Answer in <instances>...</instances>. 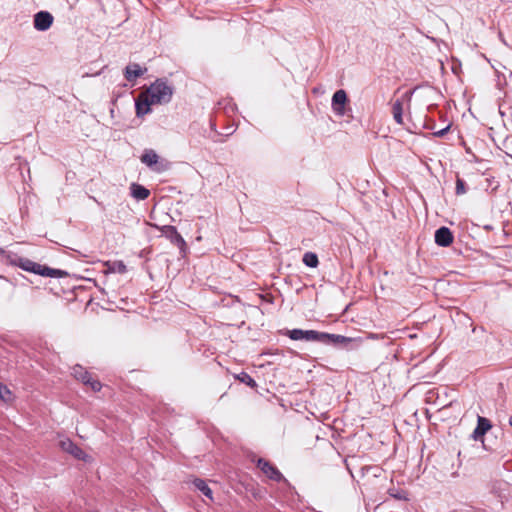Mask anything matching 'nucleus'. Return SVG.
Wrapping results in <instances>:
<instances>
[{
  "mask_svg": "<svg viewBox=\"0 0 512 512\" xmlns=\"http://www.w3.org/2000/svg\"><path fill=\"white\" fill-rule=\"evenodd\" d=\"M284 335H287L291 340H305L308 342H320L323 341V332H319L316 330H302V329H292L286 330Z\"/></svg>",
  "mask_w": 512,
  "mask_h": 512,
  "instance_id": "obj_4",
  "label": "nucleus"
},
{
  "mask_svg": "<svg viewBox=\"0 0 512 512\" xmlns=\"http://www.w3.org/2000/svg\"><path fill=\"white\" fill-rule=\"evenodd\" d=\"M393 118L397 124L403 123V101L397 99L392 106Z\"/></svg>",
  "mask_w": 512,
  "mask_h": 512,
  "instance_id": "obj_18",
  "label": "nucleus"
},
{
  "mask_svg": "<svg viewBox=\"0 0 512 512\" xmlns=\"http://www.w3.org/2000/svg\"><path fill=\"white\" fill-rule=\"evenodd\" d=\"M73 375L76 379L80 380L83 384H88L91 381V374L82 366L76 365L73 368Z\"/></svg>",
  "mask_w": 512,
  "mask_h": 512,
  "instance_id": "obj_17",
  "label": "nucleus"
},
{
  "mask_svg": "<svg viewBox=\"0 0 512 512\" xmlns=\"http://www.w3.org/2000/svg\"><path fill=\"white\" fill-rule=\"evenodd\" d=\"M0 399L4 402H10L12 400V393L8 387L0 382Z\"/></svg>",
  "mask_w": 512,
  "mask_h": 512,
  "instance_id": "obj_22",
  "label": "nucleus"
},
{
  "mask_svg": "<svg viewBox=\"0 0 512 512\" xmlns=\"http://www.w3.org/2000/svg\"><path fill=\"white\" fill-rule=\"evenodd\" d=\"M456 194L457 195H462L464 193H466V184L464 182L463 179L457 177L456 179Z\"/></svg>",
  "mask_w": 512,
  "mask_h": 512,
  "instance_id": "obj_23",
  "label": "nucleus"
},
{
  "mask_svg": "<svg viewBox=\"0 0 512 512\" xmlns=\"http://www.w3.org/2000/svg\"><path fill=\"white\" fill-rule=\"evenodd\" d=\"M131 195L138 200H145L150 195V191L144 186L132 183L130 186Z\"/></svg>",
  "mask_w": 512,
  "mask_h": 512,
  "instance_id": "obj_15",
  "label": "nucleus"
},
{
  "mask_svg": "<svg viewBox=\"0 0 512 512\" xmlns=\"http://www.w3.org/2000/svg\"><path fill=\"white\" fill-rule=\"evenodd\" d=\"M163 234L172 244L179 248L181 254L185 255L187 253V244L174 226H164Z\"/></svg>",
  "mask_w": 512,
  "mask_h": 512,
  "instance_id": "obj_7",
  "label": "nucleus"
},
{
  "mask_svg": "<svg viewBox=\"0 0 512 512\" xmlns=\"http://www.w3.org/2000/svg\"><path fill=\"white\" fill-rule=\"evenodd\" d=\"M235 378L239 380L240 382L246 384L250 388H256L257 383L256 381L246 372L242 371L239 374L235 375Z\"/></svg>",
  "mask_w": 512,
  "mask_h": 512,
  "instance_id": "obj_20",
  "label": "nucleus"
},
{
  "mask_svg": "<svg viewBox=\"0 0 512 512\" xmlns=\"http://www.w3.org/2000/svg\"><path fill=\"white\" fill-rule=\"evenodd\" d=\"M303 256L310 257V256H317V255L313 252H306Z\"/></svg>",
  "mask_w": 512,
  "mask_h": 512,
  "instance_id": "obj_28",
  "label": "nucleus"
},
{
  "mask_svg": "<svg viewBox=\"0 0 512 512\" xmlns=\"http://www.w3.org/2000/svg\"><path fill=\"white\" fill-rule=\"evenodd\" d=\"M11 263L21 269L43 277L63 278L70 275L66 270L51 268L32 261L30 258H12Z\"/></svg>",
  "mask_w": 512,
  "mask_h": 512,
  "instance_id": "obj_1",
  "label": "nucleus"
},
{
  "mask_svg": "<svg viewBox=\"0 0 512 512\" xmlns=\"http://www.w3.org/2000/svg\"><path fill=\"white\" fill-rule=\"evenodd\" d=\"M257 467L271 480L275 482H281L285 480L283 474L279 469L264 458L257 460Z\"/></svg>",
  "mask_w": 512,
  "mask_h": 512,
  "instance_id": "obj_6",
  "label": "nucleus"
},
{
  "mask_svg": "<svg viewBox=\"0 0 512 512\" xmlns=\"http://www.w3.org/2000/svg\"><path fill=\"white\" fill-rule=\"evenodd\" d=\"M348 101L347 93L343 90H337L332 97V109L335 114L343 116L345 114V104Z\"/></svg>",
  "mask_w": 512,
  "mask_h": 512,
  "instance_id": "obj_10",
  "label": "nucleus"
},
{
  "mask_svg": "<svg viewBox=\"0 0 512 512\" xmlns=\"http://www.w3.org/2000/svg\"><path fill=\"white\" fill-rule=\"evenodd\" d=\"M5 253H6V252H5V250H4L3 248H1V247H0V254H1V255H3V254H5Z\"/></svg>",
  "mask_w": 512,
  "mask_h": 512,
  "instance_id": "obj_29",
  "label": "nucleus"
},
{
  "mask_svg": "<svg viewBox=\"0 0 512 512\" xmlns=\"http://www.w3.org/2000/svg\"><path fill=\"white\" fill-rule=\"evenodd\" d=\"M357 342H360V339L350 338L339 334H330L323 332L322 343L324 344L345 348L347 350H352L357 347Z\"/></svg>",
  "mask_w": 512,
  "mask_h": 512,
  "instance_id": "obj_3",
  "label": "nucleus"
},
{
  "mask_svg": "<svg viewBox=\"0 0 512 512\" xmlns=\"http://www.w3.org/2000/svg\"><path fill=\"white\" fill-rule=\"evenodd\" d=\"M155 103L151 101L148 96H146L145 92L139 94V96L135 99V110L137 117H143L151 112V105Z\"/></svg>",
  "mask_w": 512,
  "mask_h": 512,
  "instance_id": "obj_9",
  "label": "nucleus"
},
{
  "mask_svg": "<svg viewBox=\"0 0 512 512\" xmlns=\"http://www.w3.org/2000/svg\"><path fill=\"white\" fill-rule=\"evenodd\" d=\"M435 243L441 247H447L453 242V234L448 227L442 226L435 231Z\"/></svg>",
  "mask_w": 512,
  "mask_h": 512,
  "instance_id": "obj_13",
  "label": "nucleus"
},
{
  "mask_svg": "<svg viewBox=\"0 0 512 512\" xmlns=\"http://www.w3.org/2000/svg\"><path fill=\"white\" fill-rule=\"evenodd\" d=\"M368 338H369V339H380V338H381V339H383V338H384V336H383V335H379V334H373V333H371V334H369Z\"/></svg>",
  "mask_w": 512,
  "mask_h": 512,
  "instance_id": "obj_27",
  "label": "nucleus"
},
{
  "mask_svg": "<svg viewBox=\"0 0 512 512\" xmlns=\"http://www.w3.org/2000/svg\"><path fill=\"white\" fill-rule=\"evenodd\" d=\"M141 162L156 172H162L167 168V163L159 162V156L152 149L144 150Z\"/></svg>",
  "mask_w": 512,
  "mask_h": 512,
  "instance_id": "obj_5",
  "label": "nucleus"
},
{
  "mask_svg": "<svg viewBox=\"0 0 512 512\" xmlns=\"http://www.w3.org/2000/svg\"><path fill=\"white\" fill-rule=\"evenodd\" d=\"M87 385H89L91 389L95 392L100 391L102 388V384L98 380L93 379L92 377L90 383H88Z\"/></svg>",
  "mask_w": 512,
  "mask_h": 512,
  "instance_id": "obj_25",
  "label": "nucleus"
},
{
  "mask_svg": "<svg viewBox=\"0 0 512 512\" xmlns=\"http://www.w3.org/2000/svg\"><path fill=\"white\" fill-rule=\"evenodd\" d=\"M388 494L396 500H408L407 492L402 489L390 488Z\"/></svg>",
  "mask_w": 512,
  "mask_h": 512,
  "instance_id": "obj_21",
  "label": "nucleus"
},
{
  "mask_svg": "<svg viewBox=\"0 0 512 512\" xmlns=\"http://www.w3.org/2000/svg\"><path fill=\"white\" fill-rule=\"evenodd\" d=\"M144 92L152 102L162 105L172 100L174 87L168 83L166 78H157Z\"/></svg>",
  "mask_w": 512,
  "mask_h": 512,
  "instance_id": "obj_2",
  "label": "nucleus"
},
{
  "mask_svg": "<svg viewBox=\"0 0 512 512\" xmlns=\"http://www.w3.org/2000/svg\"><path fill=\"white\" fill-rule=\"evenodd\" d=\"M492 428L491 421L488 418L478 416L477 426L472 433V438L475 441L481 440L483 442V436Z\"/></svg>",
  "mask_w": 512,
  "mask_h": 512,
  "instance_id": "obj_12",
  "label": "nucleus"
},
{
  "mask_svg": "<svg viewBox=\"0 0 512 512\" xmlns=\"http://www.w3.org/2000/svg\"><path fill=\"white\" fill-rule=\"evenodd\" d=\"M105 266H106V270L105 272L106 273H125L126 272V266L125 264L123 263V261H120V260H109L107 262H105Z\"/></svg>",
  "mask_w": 512,
  "mask_h": 512,
  "instance_id": "obj_16",
  "label": "nucleus"
},
{
  "mask_svg": "<svg viewBox=\"0 0 512 512\" xmlns=\"http://www.w3.org/2000/svg\"><path fill=\"white\" fill-rule=\"evenodd\" d=\"M0 278H3L2 276H0Z\"/></svg>",
  "mask_w": 512,
  "mask_h": 512,
  "instance_id": "obj_31",
  "label": "nucleus"
},
{
  "mask_svg": "<svg viewBox=\"0 0 512 512\" xmlns=\"http://www.w3.org/2000/svg\"><path fill=\"white\" fill-rule=\"evenodd\" d=\"M54 17L48 11H39L34 15L33 25L37 31H47L53 24Z\"/></svg>",
  "mask_w": 512,
  "mask_h": 512,
  "instance_id": "obj_8",
  "label": "nucleus"
},
{
  "mask_svg": "<svg viewBox=\"0 0 512 512\" xmlns=\"http://www.w3.org/2000/svg\"><path fill=\"white\" fill-rule=\"evenodd\" d=\"M60 447L63 451L71 454L76 459L84 460L87 456L78 445L68 438L60 441Z\"/></svg>",
  "mask_w": 512,
  "mask_h": 512,
  "instance_id": "obj_11",
  "label": "nucleus"
},
{
  "mask_svg": "<svg viewBox=\"0 0 512 512\" xmlns=\"http://www.w3.org/2000/svg\"><path fill=\"white\" fill-rule=\"evenodd\" d=\"M509 425L512 427V416L509 417Z\"/></svg>",
  "mask_w": 512,
  "mask_h": 512,
  "instance_id": "obj_30",
  "label": "nucleus"
},
{
  "mask_svg": "<svg viewBox=\"0 0 512 512\" xmlns=\"http://www.w3.org/2000/svg\"><path fill=\"white\" fill-rule=\"evenodd\" d=\"M146 72L147 68H141L139 64L133 63L126 66L124 70V77L127 81L132 82L143 76Z\"/></svg>",
  "mask_w": 512,
  "mask_h": 512,
  "instance_id": "obj_14",
  "label": "nucleus"
},
{
  "mask_svg": "<svg viewBox=\"0 0 512 512\" xmlns=\"http://www.w3.org/2000/svg\"><path fill=\"white\" fill-rule=\"evenodd\" d=\"M450 129V125H447L445 128L441 129V130H438V131H435L433 133V135L435 137H443Z\"/></svg>",
  "mask_w": 512,
  "mask_h": 512,
  "instance_id": "obj_26",
  "label": "nucleus"
},
{
  "mask_svg": "<svg viewBox=\"0 0 512 512\" xmlns=\"http://www.w3.org/2000/svg\"><path fill=\"white\" fill-rule=\"evenodd\" d=\"M193 485L195 486V488L197 490L202 492L206 497H208L211 500L213 499L212 490L210 489V487L208 486L206 481H204L203 479H200V478H196L193 480Z\"/></svg>",
  "mask_w": 512,
  "mask_h": 512,
  "instance_id": "obj_19",
  "label": "nucleus"
},
{
  "mask_svg": "<svg viewBox=\"0 0 512 512\" xmlns=\"http://www.w3.org/2000/svg\"><path fill=\"white\" fill-rule=\"evenodd\" d=\"M302 259H303L304 264L311 268H315L319 264V261H318L319 258H302Z\"/></svg>",
  "mask_w": 512,
  "mask_h": 512,
  "instance_id": "obj_24",
  "label": "nucleus"
}]
</instances>
